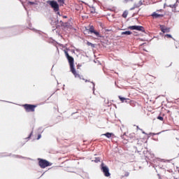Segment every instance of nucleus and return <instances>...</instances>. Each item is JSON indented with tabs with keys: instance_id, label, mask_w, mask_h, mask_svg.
Returning <instances> with one entry per match:
<instances>
[{
	"instance_id": "nucleus-1",
	"label": "nucleus",
	"mask_w": 179,
	"mask_h": 179,
	"mask_svg": "<svg viewBox=\"0 0 179 179\" xmlns=\"http://www.w3.org/2000/svg\"><path fill=\"white\" fill-rule=\"evenodd\" d=\"M64 54L66 55V57L67 58L69 61V64L70 65V71L74 75L75 78H79V79H82V77H80V75H79V73L76 72V70L75 69L74 62L75 59L72 56L69 55V53H68V51L64 50Z\"/></svg>"
},
{
	"instance_id": "nucleus-2",
	"label": "nucleus",
	"mask_w": 179,
	"mask_h": 179,
	"mask_svg": "<svg viewBox=\"0 0 179 179\" xmlns=\"http://www.w3.org/2000/svg\"><path fill=\"white\" fill-rule=\"evenodd\" d=\"M47 4L50 5V8L57 13V15H59V4L57 1L55 0H49L47 1Z\"/></svg>"
},
{
	"instance_id": "nucleus-3",
	"label": "nucleus",
	"mask_w": 179,
	"mask_h": 179,
	"mask_svg": "<svg viewBox=\"0 0 179 179\" xmlns=\"http://www.w3.org/2000/svg\"><path fill=\"white\" fill-rule=\"evenodd\" d=\"M38 166L41 169H45V167H50V166H52V164L46 159H43L41 158H38Z\"/></svg>"
},
{
	"instance_id": "nucleus-4",
	"label": "nucleus",
	"mask_w": 179,
	"mask_h": 179,
	"mask_svg": "<svg viewBox=\"0 0 179 179\" xmlns=\"http://www.w3.org/2000/svg\"><path fill=\"white\" fill-rule=\"evenodd\" d=\"M22 107H24L27 113H34V111H36L37 105H31V104L26 103L22 105Z\"/></svg>"
},
{
	"instance_id": "nucleus-5",
	"label": "nucleus",
	"mask_w": 179,
	"mask_h": 179,
	"mask_svg": "<svg viewBox=\"0 0 179 179\" xmlns=\"http://www.w3.org/2000/svg\"><path fill=\"white\" fill-rule=\"evenodd\" d=\"M101 170L105 176V177H110L111 174L110 173V171L108 170V167L104 166V164H101Z\"/></svg>"
},
{
	"instance_id": "nucleus-6",
	"label": "nucleus",
	"mask_w": 179,
	"mask_h": 179,
	"mask_svg": "<svg viewBox=\"0 0 179 179\" xmlns=\"http://www.w3.org/2000/svg\"><path fill=\"white\" fill-rule=\"evenodd\" d=\"M160 29L162 33H170V28L169 27H166L164 25H161Z\"/></svg>"
},
{
	"instance_id": "nucleus-7",
	"label": "nucleus",
	"mask_w": 179,
	"mask_h": 179,
	"mask_svg": "<svg viewBox=\"0 0 179 179\" xmlns=\"http://www.w3.org/2000/svg\"><path fill=\"white\" fill-rule=\"evenodd\" d=\"M136 30H137L138 31H145V28L142 26H136Z\"/></svg>"
},
{
	"instance_id": "nucleus-8",
	"label": "nucleus",
	"mask_w": 179,
	"mask_h": 179,
	"mask_svg": "<svg viewBox=\"0 0 179 179\" xmlns=\"http://www.w3.org/2000/svg\"><path fill=\"white\" fill-rule=\"evenodd\" d=\"M152 17H155L156 19H157V17H163V15H160L157 13H153L152 14Z\"/></svg>"
},
{
	"instance_id": "nucleus-9",
	"label": "nucleus",
	"mask_w": 179,
	"mask_h": 179,
	"mask_svg": "<svg viewBox=\"0 0 179 179\" xmlns=\"http://www.w3.org/2000/svg\"><path fill=\"white\" fill-rule=\"evenodd\" d=\"M118 98L120 99V101H122V103H127V100H129V99L128 98H124L121 96H118Z\"/></svg>"
},
{
	"instance_id": "nucleus-10",
	"label": "nucleus",
	"mask_w": 179,
	"mask_h": 179,
	"mask_svg": "<svg viewBox=\"0 0 179 179\" xmlns=\"http://www.w3.org/2000/svg\"><path fill=\"white\" fill-rule=\"evenodd\" d=\"M103 135H104V136H106V138H111V136H113V133H106V134H103Z\"/></svg>"
},
{
	"instance_id": "nucleus-11",
	"label": "nucleus",
	"mask_w": 179,
	"mask_h": 179,
	"mask_svg": "<svg viewBox=\"0 0 179 179\" xmlns=\"http://www.w3.org/2000/svg\"><path fill=\"white\" fill-rule=\"evenodd\" d=\"M58 3H59L60 6H64V3H65V0H57Z\"/></svg>"
},
{
	"instance_id": "nucleus-12",
	"label": "nucleus",
	"mask_w": 179,
	"mask_h": 179,
	"mask_svg": "<svg viewBox=\"0 0 179 179\" xmlns=\"http://www.w3.org/2000/svg\"><path fill=\"white\" fill-rule=\"evenodd\" d=\"M122 34H126L127 36H129L132 34V32H131V31H126L122 32Z\"/></svg>"
},
{
	"instance_id": "nucleus-13",
	"label": "nucleus",
	"mask_w": 179,
	"mask_h": 179,
	"mask_svg": "<svg viewBox=\"0 0 179 179\" xmlns=\"http://www.w3.org/2000/svg\"><path fill=\"white\" fill-rule=\"evenodd\" d=\"M122 17H124V19H127V17L128 16V11H124L123 14H122Z\"/></svg>"
},
{
	"instance_id": "nucleus-14",
	"label": "nucleus",
	"mask_w": 179,
	"mask_h": 179,
	"mask_svg": "<svg viewBox=\"0 0 179 179\" xmlns=\"http://www.w3.org/2000/svg\"><path fill=\"white\" fill-rule=\"evenodd\" d=\"M129 30H136V25L130 26L128 27Z\"/></svg>"
},
{
	"instance_id": "nucleus-15",
	"label": "nucleus",
	"mask_w": 179,
	"mask_h": 179,
	"mask_svg": "<svg viewBox=\"0 0 179 179\" xmlns=\"http://www.w3.org/2000/svg\"><path fill=\"white\" fill-rule=\"evenodd\" d=\"M90 33H94V31H95V30H94V27H93V26H91L90 27Z\"/></svg>"
},
{
	"instance_id": "nucleus-16",
	"label": "nucleus",
	"mask_w": 179,
	"mask_h": 179,
	"mask_svg": "<svg viewBox=\"0 0 179 179\" xmlns=\"http://www.w3.org/2000/svg\"><path fill=\"white\" fill-rule=\"evenodd\" d=\"M165 37H166V38H173V40H174V38L170 34H166Z\"/></svg>"
},
{
	"instance_id": "nucleus-17",
	"label": "nucleus",
	"mask_w": 179,
	"mask_h": 179,
	"mask_svg": "<svg viewBox=\"0 0 179 179\" xmlns=\"http://www.w3.org/2000/svg\"><path fill=\"white\" fill-rule=\"evenodd\" d=\"M92 33H94V34H95L96 37H100V33H99V31H94V32H92Z\"/></svg>"
},
{
	"instance_id": "nucleus-18",
	"label": "nucleus",
	"mask_w": 179,
	"mask_h": 179,
	"mask_svg": "<svg viewBox=\"0 0 179 179\" xmlns=\"http://www.w3.org/2000/svg\"><path fill=\"white\" fill-rule=\"evenodd\" d=\"M176 6H178L177 3H175L173 5H169L170 8H176Z\"/></svg>"
},
{
	"instance_id": "nucleus-19",
	"label": "nucleus",
	"mask_w": 179,
	"mask_h": 179,
	"mask_svg": "<svg viewBox=\"0 0 179 179\" xmlns=\"http://www.w3.org/2000/svg\"><path fill=\"white\" fill-rule=\"evenodd\" d=\"M157 120H159V121H163L164 118L162 116H158Z\"/></svg>"
},
{
	"instance_id": "nucleus-20",
	"label": "nucleus",
	"mask_w": 179,
	"mask_h": 179,
	"mask_svg": "<svg viewBox=\"0 0 179 179\" xmlns=\"http://www.w3.org/2000/svg\"><path fill=\"white\" fill-rule=\"evenodd\" d=\"M129 176V172H125L124 176L128 177Z\"/></svg>"
},
{
	"instance_id": "nucleus-21",
	"label": "nucleus",
	"mask_w": 179,
	"mask_h": 179,
	"mask_svg": "<svg viewBox=\"0 0 179 179\" xmlns=\"http://www.w3.org/2000/svg\"><path fill=\"white\" fill-rule=\"evenodd\" d=\"M94 162L95 163H99V162H100V158H96Z\"/></svg>"
},
{
	"instance_id": "nucleus-22",
	"label": "nucleus",
	"mask_w": 179,
	"mask_h": 179,
	"mask_svg": "<svg viewBox=\"0 0 179 179\" xmlns=\"http://www.w3.org/2000/svg\"><path fill=\"white\" fill-rule=\"evenodd\" d=\"M41 138V134H38L37 139L38 140V139H40Z\"/></svg>"
},
{
	"instance_id": "nucleus-23",
	"label": "nucleus",
	"mask_w": 179,
	"mask_h": 179,
	"mask_svg": "<svg viewBox=\"0 0 179 179\" xmlns=\"http://www.w3.org/2000/svg\"><path fill=\"white\" fill-rule=\"evenodd\" d=\"M29 3H30V5H34V3L31 1H29Z\"/></svg>"
},
{
	"instance_id": "nucleus-24",
	"label": "nucleus",
	"mask_w": 179,
	"mask_h": 179,
	"mask_svg": "<svg viewBox=\"0 0 179 179\" xmlns=\"http://www.w3.org/2000/svg\"><path fill=\"white\" fill-rule=\"evenodd\" d=\"M176 78H178V79L176 80V82H178L179 79H178V75H176Z\"/></svg>"
},
{
	"instance_id": "nucleus-25",
	"label": "nucleus",
	"mask_w": 179,
	"mask_h": 179,
	"mask_svg": "<svg viewBox=\"0 0 179 179\" xmlns=\"http://www.w3.org/2000/svg\"><path fill=\"white\" fill-rule=\"evenodd\" d=\"M87 44H88V45H90V44H92V43H90L88 42Z\"/></svg>"
},
{
	"instance_id": "nucleus-26",
	"label": "nucleus",
	"mask_w": 179,
	"mask_h": 179,
	"mask_svg": "<svg viewBox=\"0 0 179 179\" xmlns=\"http://www.w3.org/2000/svg\"><path fill=\"white\" fill-rule=\"evenodd\" d=\"M30 136H31V133L30 134L28 138H30Z\"/></svg>"
},
{
	"instance_id": "nucleus-27",
	"label": "nucleus",
	"mask_w": 179,
	"mask_h": 179,
	"mask_svg": "<svg viewBox=\"0 0 179 179\" xmlns=\"http://www.w3.org/2000/svg\"><path fill=\"white\" fill-rule=\"evenodd\" d=\"M85 82H89V80H86Z\"/></svg>"
},
{
	"instance_id": "nucleus-28",
	"label": "nucleus",
	"mask_w": 179,
	"mask_h": 179,
	"mask_svg": "<svg viewBox=\"0 0 179 179\" xmlns=\"http://www.w3.org/2000/svg\"><path fill=\"white\" fill-rule=\"evenodd\" d=\"M125 1H128V0H125Z\"/></svg>"
}]
</instances>
